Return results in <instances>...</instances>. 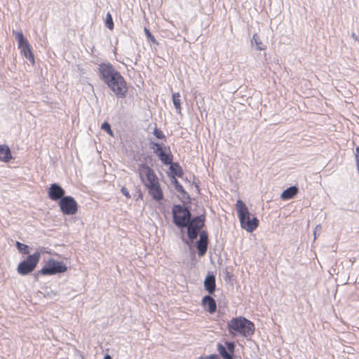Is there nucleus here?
<instances>
[{"label": "nucleus", "instance_id": "1", "mask_svg": "<svg viewBox=\"0 0 359 359\" xmlns=\"http://www.w3.org/2000/svg\"><path fill=\"white\" fill-rule=\"evenodd\" d=\"M98 70L101 79L118 97L127 95L128 88L125 79L111 64L102 63Z\"/></svg>", "mask_w": 359, "mask_h": 359}, {"label": "nucleus", "instance_id": "2", "mask_svg": "<svg viewBox=\"0 0 359 359\" xmlns=\"http://www.w3.org/2000/svg\"><path fill=\"white\" fill-rule=\"evenodd\" d=\"M138 174L140 180L149 194L158 202L163 199V193L161 187L159 180L154 170L146 164L139 165Z\"/></svg>", "mask_w": 359, "mask_h": 359}, {"label": "nucleus", "instance_id": "3", "mask_svg": "<svg viewBox=\"0 0 359 359\" xmlns=\"http://www.w3.org/2000/svg\"><path fill=\"white\" fill-rule=\"evenodd\" d=\"M236 207L241 227L248 232L255 231L259 226L258 219L255 217L250 218L249 210L241 200L237 201Z\"/></svg>", "mask_w": 359, "mask_h": 359}, {"label": "nucleus", "instance_id": "4", "mask_svg": "<svg viewBox=\"0 0 359 359\" xmlns=\"http://www.w3.org/2000/svg\"><path fill=\"white\" fill-rule=\"evenodd\" d=\"M228 328L231 334H240L245 337L250 336L255 332L254 324L243 317L231 319L228 323Z\"/></svg>", "mask_w": 359, "mask_h": 359}, {"label": "nucleus", "instance_id": "5", "mask_svg": "<svg viewBox=\"0 0 359 359\" xmlns=\"http://www.w3.org/2000/svg\"><path fill=\"white\" fill-rule=\"evenodd\" d=\"M41 258V253L36 252L29 255L26 259L19 263L17 267L18 273L21 276H26L34 271Z\"/></svg>", "mask_w": 359, "mask_h": 359}, {"label": "nucleus", "instance_id": "6", "mask_svg": "<svg viewBox=\"0 0 359 359\" xmlns=\"http://www.w3.org/2000/svg\"><path fill=\"white\" fill-rule=\"evenodd\" d=\"M174 222L178 226L185 227L190 222V212L180 205H174L172 208Z\"/></svg>", "mask_w": 359, "mask_h": 359}, {"label": "nucleus", "instance_id": "7", "mask_svg": "<svg viewBox=\"0 0 359 359\" xmlns=\"http://www.w3.org/2000/svg\"><path fill=\"white\" fill-rule=\"evenodd\" d=\"M67 270V267L62 262L50 259L47 261L44 266L39 271L41 275L49 276L59 273H64Z\"/></svg>", "mask_w": 359, "mask_h": 359}, {"label": "nucleus", "instance_id": "8", "mask_svg": "<svg viewBox=\"0 0 359 359\" xmlns=\"http://www.w3.org/2000/svg\"><path fill=\"white\" fill-rule=\"evenodd\" d=\"M61 212L66 215H75L78 211V204L72 196H65L59 201Z\"/></svg>", "mask_w": 359, "mask_h": 359}, {"label": "nucleus", "instance_id": "9", "mask_svg": "<svg viewBox=\"0 0 359 359\" xmlns=\"http://www.w3.org/2000/svg\"><path fill=\"white\" fill-rule=\"evenodd\" d=\"M18 42V48L24 56L29 60L34 62V57L32 53L30 45L27 39H25L22 32H18L15 35Z\"/></svg>", "mask_w": 359, "mask_h": 359}, {"label": "nucleus", "instance_id": "10", "mask_svg": "<svg viewBox=\"0 0 359 359\" xmlns=\"http://www.w3.org/2000/svg\"><path fill=\"white\" fill-rule=\"evenodd\" d=\"M188 236L189 239L193 241L198 236L199 231L204 226V219L201 217H196L188 224Z\"/></svg>", "mask_w": 359, "mask_h": 359}, {"label": "nucleus", "instance_id": "11", "mask_svg": "<svg viewBox=\"0 0 359 359\" xmlns=\"http://www.w3.org/2000/svg\"><path fill=\"white\" fill-rule=\"evenodd\" d=\"M153 149L155 151V153L157 154L158 156L159 157L160 160L165 164V165H170L172 163V156L170 154V152H166L159 144L158 143H154L153 146Z\"/></svg>", "mask_w": 359, "mask_h": 359}, {"label": "nucleus", "instance_id": "12", "mask_svg": "<svg viewBox=\"0 0 359 359\" xmlns=\"http://www.w3.org/2000/svg\"><path fill=\"white\" fill-rule=\"evenodd\" d=\"M235 344L233 342H226V347L222 344L217 345V350L224 359H233Z\"/></svg>", "mask_w": 359, "mask_h": 359}, {"label": "nucleus", "instance_id": "13", "mask_svg": "<svg viewBox=\"0 0 359 359\" xmlns=\"http://www.w3.org/2000/svg\"><path fill=\"white\" fill-rule=\"evenodd\" d=\"M65 191L63 188L57 184H52L48 190V197L52 201L60 200L62 198L65 197Z\"/></svg>", "mask_w": 359, "mask_h": 359}, {"label": "nucleus", "instance_id": "14", "mask_svg": "<svg viewBox=\"0 0 359 359\" xmlns=\"http://www.w3.org/2000/svg\"><path fill=\"white\" fill-rule=\"evenodd\" d=\"M201 305L204 310L210 314H212L216 311V302L212 297L209 295H206L202 299Z\"/></svg>", "mask_w": 359, "mask_h": 359}, {"label": "nucleus", "instance_id": "15", "mask_svg": "<svg viewBox=\"0 0 359 359\" xmlns=\"http://www.w3.org/2000/svg\"><path fill=\"white\" fill-rule=\"evenodd\" d=\"M208 238L205 231H202L200 233V239L197 242V249L198 250L199 256H203L208 249Z\"/></svg>", "mask_w": 359, "mask_h": 359}, {"label": "nucleus", "instance_id": "16", "mask_svg": "<svg viewBox=\"0 0 359 359\" xmlns=\"http://www.w3.org/2000/svg\"><path fill=\"white\" fill-rule=\"evenodd\" d=\"M13 158L11 149L6 144L0 145V161L9 162Z\"/></svg>", "mask_w": 359, "mask_h": 359}, {"label": "nucleus", "instance_id": "17", "mask_svg": "<svg viewBox=\"0 0 359 359\" xmlns=\"http://www.w3.org/2000/svg\"><path fill=\"white\" fill-rule=\"evenodd\" d=\"M299 189L296 186L290 187L284 190L281 195V199L286 201L294 198L298 194Z\"/></svg>", "mask_w": 359, "mask_h": 359}, {"label": "nucleus", "instance_id": "18", "mask_svg": "<svg viewBox=\"0 0 359 359\" xmlns=\"http://www.w3.org/2000/svg\"><path fill=\"white\" fill-rule=\"evenodd\" d=\"M205 289L212 294L215 290V278L213 275L208 276L204 281Z\"/></svg>", "mask_w": 359, "mask_h": 359}, {"label": "nucleus", "instance_id": "19", "mask_svg": "<svg viewBox=\"0 0 359 359\" xmlns=\"http://www.w3.org/2000/svg\"><path fill=\"white\" fill-rule=\"evenodd\" d=\"M172 102L175 107L178 111L181 110V104H180V95L179 93H175L172 94Z\"/></svg>", "mask_w": 359, "mask_h": 359}, {"label": "nucleus", "instance_id": "20", "mask_svg": "<svg viewBox=\"0 0 359 359\" xmlns=\"http://www.w3.org/2000/svg\"><path fill=\"white\" fill-rule=\"evenodd\" d=\"M252 40L255 41L257 48L259 50H264L266 48V46L259 39L257 34H255L252 37Z\"/></svg>", "mask_w": 359, "mask_h": 359}, {"label": "nucleus", "instance_id": "21", "mask_svg": "<svg viewBox=\"0 0 359 359\" xmlns=\"http://www.w3.org/2000/svg\"><path fill=\"white\" fill-rule=\"evenodd\" d=\"M16 246H17V248L19 250V252H21L22 254H25V255L29 254V247L27 245L17 241Z\"/></svg>", "mask_w": 359, "mask_h": 359}, {"label": "nucleus", "instance_id": "22", "mask_svg": "<svg viewBox=\"0 0 359 359\" xmlns=\"http://www.w3.org/2000/svg\"><path fill=\"white\" fill-rule=\"evenodd\" d=\"M170 170L177 176H181L182 174L180 167L176 163H171Z\"/></svg>", "mask_w": 359, "mask_h": 359}, {"label": "nucleus", "instance_id": "23", "mask_svg": "<svg viewBox=\"0 0 359 359\" xmlns=\"http://www.w3.org/2000/svg\"><path fill=\"white\" fill-rule=\"evenodd\" d=\"M106 26L110 29H112L114 28V22L110 13H107V15Z\"/></svg>", "mask_w": 359, "mask_h": 359}, {"label": "nucleus", "instance_id": "24", "mask_svg": "<svg viewBox=\"0 0 359 359\" xmlns=\"http://www.w3.org/2000/svg\"><path fill=\"white\" fill-rule=\"evenodd\" d=\"M101 128L103 130H105L109 135L113 136V132L111 129V126L109 123H108L107 122L103 123L101 126Z\"/></svg>", "mask_w": 359, "mask_h": 359}, {"label": "nucleus", "instance_id": "25", "mask_svg": "<svg viewBox=\"0 0 359 359\" xmlns=\"http://www.w3.org/2000/svg\"><path fill=\"white\" fill-rule=\"evenodd\" d=\"M154 135L158 138V139H161V140H163L165 138V135L163 134V133L162 132L161 130H160L159 128H155L154 130Z\"/></svg>", "mask_w": 359, "mask_h": 359}, {"label": "nucleus", "instance_id": "26", "mask_svg": "<svg viewBox=\"0 0 359 359\" xmlns=\"http://www.w3.org/2000/svg\"><path fill=\"white\" fill-rule=\"evenodd\" d=\"M144 32L149 39H150L152 41H155L154 36L151 34V33L147 28H144Z\"/></svg>", "mask_w": 359, "mask_h": 359}, {"label": "nucleus", "instance_id": "27", "mask_svg": "<svg viewBox=\"0 0 359 359\" xmlns=\"http://www.w3.org/2000/svg\"><path fill=\"white\" fill-rule=\"evenodd\" d=\"M121 192H122V194H123L124 196H126L127 198H130V194H129V192H128V191L127 190V189H126V187H123V188L121 189Z\"/></svg>", "mask_w": 359, "mask_h": 359}, {"label": "nucleus", "instance_id": "28", "mask_svg": "<svg viewBox=\"0 0 359 359\" xmlns=\"http://www.w3.org/2000/svg\"><path fill=\"white\" fill-rule=\"evenodd\" d=\"M198 359H215V355H211L208 357H200Z\"/></svg>", "mask_w": 359, "mask_h": 359}, {"label": "nucleus", "instance_id": "29", "mask_svg": "<svg viewBox=\"0 0 359 359\" xmlns=\"http://www.w3.org/2000/svg\"><path fill=\"white\" fill-rule=\"evenodd\" d=\"M104 359H111V356L109 355H106L104 358Z\"/></svg>", "mask_w": 359, "mask_h": 359}]
</instances>
